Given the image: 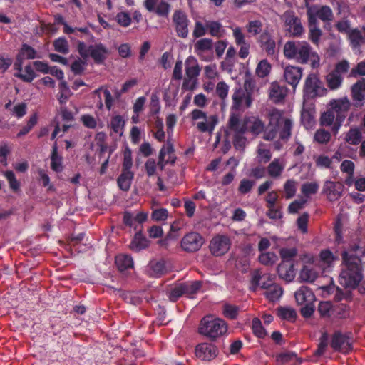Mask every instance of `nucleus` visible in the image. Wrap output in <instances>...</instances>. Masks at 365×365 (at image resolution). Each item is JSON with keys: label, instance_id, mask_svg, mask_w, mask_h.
<instances>
[{"label": "nucleus", "instance_id": "f257e3e1", "mask_svg": "<svg viewBox=\"0 0 365 365\" xmlns=\"http://www.w3.org/2000/svg\"><path fill=\"white\" fill-rule=\"evenodd\" d=\"M341 256L344 267L339 277L340 284L345 287L355 288L363 278L360 257L365 256V247L351 246Z\"/></svg>", "mask_w": 365, "mask_h": 365}, {"label": "nucleus", "instance_id": "f03ea898", "mask_svg": "<svg viewBox=\"0 0 365 365\" xmlns=\"http://www.w3.org/2000/svg\"><path fill=\"white\" fill-rule=\"evenodd\" d=\"M268 126L269 130H265L263 138L266 140H274L277 135L284 143H287L292 136L294 120L291 115L284 110L272 108L268 113Z\"/></svg>", "mask_w": 365, "mask_h": 365}, {"label": "nucleus", "instance_id": "7ed1b4c3", "mask_svg": "<svg viewBox=\"0 0 365 365\" xmlns=\"http://www.w3.org/2000/svg\"><path fill=\"white\" fill-rule=\"evenodd\" d=\"M283 52L287 59L299 63L305 64L310 61L312 68L319 66V56L305 41H288L284 46Z\"/></svg>", "mask_w": 365, "mask_h": 365}, {"label": "nucleus", "instance_id": "20e7f679", "mask_svg": "<svg viewBox=\"0 0 365 365\" xmlns=\"http://www.w3.org/2000/svg\"><path fill=\"white\" fill-rule=\"evenodd\" d=\"M227 331V323L222 319L211 316L203 317L199 324L198 332L211 341H215Z\"/></svg>", "mask_w": 365, "mask_h": 365}, {"label": "nucleus", "instance_id": "39448f33", "mask_svg": "<svg viewBox=\"0 0 365 365\" xmlns=\"http://www.w3.org/2000/svg\"><path fill=\"white\" fill-rule=\"evenodd\" d=\"M327 93V89L318 76L314 73L309 74L305 79L303 88L304 105L307 104L310 100L325 96Z\"/></svg>", "mask_w": 365, "mask_h": 365}, {"label": "nucleus", "instance_id": "423d86ee", "mask_svg": "<svg viewBox=\"0 0 365 365\" xmlns=\"http://www.w3.org/2000/svg\"><path fill=\"white\" fill-rule=\"evenodd\" d=\"M305 7L308 21L318 23V19L324 22H330L334 19V14L331 9L327 5L309 4L307 0H305Z\"/></svg>", "mask_w": 365, "mask_h": 365}, {"label": "nucleus", "instance_id": "0eeeda50", "mask_svg": "<svg viewBox=\"0 0 365 365\" xmlns=\"http://www.w3.org/2000/svg\"><path fill=\"white\" fill-rule=\"evenodd\" d=\"M250 120V117H245L241 119L240 113H230L227 123L225 135L228 137L230 135L245 134L248 130V123Z\"/></svg>", "mask_w": 365, "mask_h": 365}, {"label": "nucleus", "instance_id": "6e6552de", "mask_svg": "<svg viewBox=\"0 0 365 365\" xmlns=\"http://www.w3.org/2000/svg\"><path fill=\"white\" fill-rule=\"evenodd\" d=\"M353 337L351 332L342 333L336 331L332 335L330 346L336 351L348 354L352 349Z\"/></svg>", "mask_w": 365, "mask_h": 365}, {"label": "nucleus", "instance_id": "1a4fd4ad", "mask_svg": "<svg viewBox=\"0 0 365 365\" xmlns=\"http://www.w3.org/2000/svg\"><path fill=\"white\" fill-rule=\"evenodd\" d=\"M230 113H242L251 106V93L240 88L232 96Z\"/></svg>", "mask_w": 365, "mask_h": 365}, {"label": "nucleus", "instance_id": "9d476101", "mask_svg": "<svg viewBox=\"0 0 365 365\" xmlns=\"http://www.w3.org/2000/svg\"><path fill=\"white\" fill-rule=\"evenodd\" d=\"M173 22L178 36L182 38H187L190 21L185 12L181 9L175 10L173 15Z\"/></svg>", "mask_w": 365, "mask_h": 365}, {"label": "nucleus", "instance_id": "9b49d317", "mask_svg": "<svg viewBox=\"0 0 365 365\" xmlns=\"http://www.w3.org/2000/svg\"><path fill=\"white\" fill-rule=\"evenodd\" d=\"M197 359L204 361H211L219 354L218 348L213 344L203 342L197 344L195 349Z\"/></svg>", "mask_w": 365, "mask_h": 365}, {"label": "nucleus", "instance_id": "f8f14e48", "mask_svg": "<svg viewBox=\"0 0 365 365\" xmlns=\"http://www.w3.org/2000/svg\"><path fill=\"white\" fill-rule=\"evenodd\" d=\"M287 31L293 36H299L304 31L300 19L292 11H287L282 16Z\"/></svg>", "mask_w": 365, "mask_h": 365}, {"label": "nucleus", "instance_id": "ddd939ff", "mask_svg": "<svg viewBox=\"0 0 365 365\" xmlns=\"http://www.w3.org/2000/svg\"><path fill=\"white\" fill-rule=\"evenodd\" d=\"M203 237L197 232H191L181 240V247L187 252H194L200 249L204 243Z\"/></svg>", "mask_w": 365, "mask_h": 365}, {"label": "nucleus", "instance_id": "4468645a", "mask_svg": "<svg viewBox=\"0 0 365 365\" xmlns=\"http://www.w3.org/2000/svg\"><path fill=\"white\" fill-rule=\"evenodd\" d=\"M231 242L226 235H217L212 238L210 244V250L215 256H222L230 250Z\"/></svg>", "mask_w": 365, "mask_h": 365}, {"label": "nucleus", "instance_id": "2eb2a0df", "mask_svg": "<svg viewBox=\"0 0 365 365\" xmlns=\"http://www.w3.org/2000/svg\"><path fill=\"white\" fill-rule=\"evenodd\" d=\"M344 192V185L339 182L326 180L324 182L322 192L328 200L331 202L338 200Z\"/></svg>", "mask_w": 365, "mask_h": 365}, {"label": "nucleus", "instance_id": "dca6fc26", "mask_svg": "<svg viewBox=\"0 0 365 365\" xmlns=\"http://www.w3.org/2000/svg\"><path fill=\"white\" fill-rule=\"evenodd\" d=\"M302 76V69L298 66H287L284 71V78L294 90L299 84Z\"/></svg>", "mask_w": 365, "mask_h": 365}, {"label": "nucleus", "instance_id": "f3484780", "mask_svg": "<svg viewBox=\"0 0 365 365\" xmlns=\"http://www.w3.org/2000/svg\"><path fill=\"white\" fill-rule=\"evenodd\" d=\"M330 109L333 110L336 117H341L345 119L346 113L350 108V102L347 98L332 99L329 102Z\"/></svg>", "mask_w": 365, "mask_h": 365}, {"label": "nucleus", "instance_id": "a211bd4d", "mask_svg": "<svg viewBox=\"0 0 365 365\" xmlns=\"http://www.w3.org/2000/svg\"><path fill=\"white\" fill-rule=\"evenodd\" d=\"M90 56L96 64H102L106 59L109 51L101 43L89 46Z\"/></svg>", "mask_w": 365, "mask_h": 365}, {"label": "nucleus", "instance_id": "6ab92c4d", "mask_svg": "<svg viewBox=\"0 0 365 365\" xmlns=\"http://www.w3.org/2000/svg\"><path fill=\"white\" fill-rule=\"evenodd\" d=\"M275 284L273 278L269 274L260 275L258 271L252 272V289L259 287L266 291L272 285Z\"/></svg>", "mask_w": 365, "mask_h": 365}, {"label": "nucleus", "instance_id": "aec40b11", "mask_svg": "<svg viewBox=\"0 0 365 365\" xmlns=\"http://www.w3.org/2000/svg\"><path fill=\"white\" fill-rule=\"evenodd\" d=\"M288 89L277 82L272 83L269 87V98L275 103L283 101L287 96Z\"/></svg>", "mask_w": 365, "mask_h": 365}, {"label": "nucleus", "instance_id": "412c9836", "mask_svg": "<svg viewBox=\"0 0 365 365\" xmlns=\"http://www.w3.org/2000/svg\"><path fill=\"white\" fill-rule=\"evenodd\" d=\"M294 297L298 304H312L315 300L313 292L307 286H302L296 291Z\"/></svg>", "mask_w": 365, "mask_h": 365}, {"label": "nucleus", "instance_id": "4be33fe9", "mask_svg": "<svg viewBox=\"0 0 365 365\" xmlns=\"http://www.w3.org/2000/svg\"><path fill=\"white\" fill-rule=\"evenodd\" d=\"M286 166V161L281 158H274L267 166V173L272 178H279Z\"/></svg>", "mask_w": 365, "mask_h": 365}, {"label": "nucleus", "instance_id": "5701e85b", "mask_svg": "<svg viewBox=\"0 0 365 365\" xmlns=\"http://www.w3.org/2000/svg\"><path fill=\"white\" fill-rule=\"evenodd\" d=\"M272 157L270 146L264 143H259L256 149L255 161L260 165H264L270 161Z\"/></svg>", "mask_w": 365, "mask_h": 365}, {"label": "nucleus", "instance_id": "b1692460", "mask_svg": "<svg viewBox=\"0 0 365 365\" xmlns=\"http://www.w3.org/2000/svg\"><path fill=\"white\" fill-rule=\"evenodd\" d=\"M277 273L281 279L287 282H292L295 277L293 263L281 262L277 267Z\"/></svg>", "mask_w": 365, "mask_h": 365}, {"label": "nucleus", "instance_id": "393cba45", "mask_svg": "<svg viewBox=\"0 0 365 365\" xmlns=\"http://www.w3.org/2000/svg\"><path fill=\"white\" fill-rule=\"evenodd\" d=\"M319 269L317 270L314 265H304L299 273V279L302 282H313L319 274Z\"/></svg>", "mask_w": 365, "mask_h": 365}, {"label": "nucleus", "instance_id": "a878e982", "mask_svg": "<svg viewBox=\"0 0 365 365\" xmlns=\"http://www.w3.org/2000/svg\"><path fill=\"white\" fill-rule=\"evenodd\" d=\"M149 242L147 238L143 235L142 230H139L135 234L133 240L130 244V248L134 252H139L140 250L148 247Z\"/></svg>", "mask_w": 365, "mask_h": 365}, {"label": "nucleus", "instance_id": "bb28decb", "mask_svg": "<svg viewBox=\"0 0 365 365\" xmlns=\"http://www.w3.org/2000/svg\"><path fill=\"white\" fill-rule=\"evenodd\" d=\"M147 219V212H140L135 216H133L132 212L125 211L123 213V222L126 226L131 227L133 226L134 222L142 224L143 222H145Z\"/></svg>", "mask_w": 365, "mask_h": 365}, {"label": "nucleus", "instance_id": "cd10ccee", "mask_svg": "<svg viewBox=\"0 0 365 365\" xmlns=\"http://www.w3.org/2000/svg\"><path fill=\"white\" fill-rule=\"evenodd\" d=\"M200 68L194 57L190 56L185 61V74L186 77L197 80L200 75Z\"/></svg>", "mask_w": 365, "mask_h": 365}, {"label": "nucleus", "instance_id": "c85d7f7f", "mask_svg": "<svg viewBox=\"0 0 365 365\" xmlns=\"http://www.w3.org/2000/svg\"><path fill=\"white\" fill-rule=\"evenodd\" d=\"M133 178V172L121 171V173L117 178V184L119 189L122 191L128 192L130 189Z\"/></svg>", "mask_w": 365, "mask_h": 365}, {"label": "nucleus", "instance_id": "c756f323", "mask_svg": "<svg viewBox=\"0 0 365 365\" xmlns=\"http://www.w3.org/2000/svg\"><path fill=\"white\" fill-rule=\"evenodd\" d=\"M351 95L354 101L360 103L365 98V79L362 78L354 83L351 87Z\"/></svg>", "mask_w": 365, "mask_h": 365}, {"label": "nucleus", "instance_id": "7c9ffc66", "mask_svg": "<svg viewBox=\"0 0 365 365\" xmlns=\"http://www.w3.org/2000/svg\"><path fill=\"white\" fill-rule=\"evenodd\" d=\"M115 264L118 270L123 272L133 267V259L129 255H118L115 257Z\"/></svg>", "mask_w": 365, "mask_h": 365}, {"label": "nucleus", "instance_id": "2f4dec72", "mask_svg": "<svg viewBox=\"0 0 365 365\" xmlns=\"http://www.w3.org/2000/svg\"><path fill=\"white\" fill-rule=\"evenodd\" d=\"M205 120V121L197 123V129L202 133H212L218 123L217 117L216 115H210Z\"/></svg>", "mask_w": 365, "mask_h": 365}, {"label": "nucleus", "instance_id": "473e14b6", "mask_svg": "<svg viewBox=\"0 0 365 365\" xmlns=\"http://www.w3.org/2000/svg\"><path fill=\"white\" fill-rule=\"evenodd\" d=\"M181 285L185 294L184 296L188 298H192L200 289L202 282L200 281H193L192 282L181 283Z\"/></svg>", "mask_w": 365, "mask_h": 365}, {"label": "nucleus", "instance_id": "72a5a7b5", "mask_svg": "<svg viewBox=\"0 0 365 365\" xmlns=\"http://www.w3.org/2000/svg\"><path fill=\"white\" fill-rule=\"evenodd\" d=\"M263 294L269 301L274 302L281 298L283 289L279 285L275 284L270 286Z\"/></svg>", "mask_w": 365, "mask_h": 365}, {"label": "nucleus", "instance_id": "f704fd0d", "mask_svg": "<svg viewBox=\"0 0 365 365\" xmlns=\"http://www.w3.org/2000/svg\"><path fill=\"white\" fill-rule=\"evenodd\" d=\"M51 168L53 171L56 173L61 172L63 170L62 157L60 156L58 153V147L56 143H55L52 148L51 155Z\"/></svg>", "mask_w": 365, "mask_h": 365}, {"label": "nucleus", "instance_id": "c9c22d12", "mask_svg": "<svg viewBox=\"0 0 365 365\" xmlns=\"http://www.w3.org/2000/svg\"><path fill=\"white\" fill-rule=\"evenodd\" d=\"M362 135L359 128H351L346 133L344 140L350 145H356L361 141Z\"/></svg>", "mask_w": 365, "mask_h": 365}, {"label": "nucleus", "instance_id": "e433bc0d", "mask_svg": "<svg viewBox=\"0 0 365 365\" xmlns=\"http://www.w3.org/2000/svg\"><path fill=\"white\" fill-rule=\"evenodd\" d=\"M363 33L364 32L363 31ZM347 36L354 48H359L363 43H365L364 34H362L358 29H351Z\"/></svg>", "mask_w": 365, "mask_h": 365}, {"label": "nucleus", "instance_id": "4c0bfd02", "mask_svg": "<svg viewBox=\"0 0 365 365\" xmlns=\"http://www.w3.org/2000/svg\"><path fill=\"white\" fill-rule=\"evenodd\" d=\"M309 25V39L315 45H318L322 34L318 23L308 21Z\"/></svg>", "mask_w": 365, "mask_h": 365}, {"label": "nucleus", "instance_id": "58836bf2", "mask_svg": "<svg viewBox=\"0 0 365 365\" xmlns=\"http://www.w3.org/2000/svg\"><path fill=\"white\" fill-rule=\"evenodd\" d=\"M319 259L322 263V269H325L327 267L332 266L334 262L337 259V257L329 250H323L320 252Z\"/></svg>", "mask_w": 365, "mask_h": 365}, {"label": "nucleus", "instance_id": "ea45409f", "mask_svg": "<svg viewBox=\"0 0 365 365\" xmlns=\"http://www.w3.org/2000/svg\"><path fill=\"white\" fill-rule=\"evenodd\" d=\"M298 250L296 247H282L279 250V255L282 262L292 263L294 258L297 256Z\"/></svg>", "mask_w": 365, "mask_h": 365}, {"label": "nucleus", "instance_id": "a19ab883", "mask_svg": "<svg viewBox=\"0 0 365 365\" xmlns=\"http://www.w3.org/2000/svg\"><path fill=\"white\" fill-rule=\"evenodd\" d=\"M326 81L328 87L331 90H336L341 86L343 77L342 76L331 71L326 76Z\"/></svg>", "mask_w": 365, "mask_h": 365}, {"label": "nucleus", "instance_id": "79ce46f5", "mask_svg": "<svg viewBox=\"0 0 365 365\" xmlns=\"http://www.w3.org/2000/svg\"><path fill=\"white\" fill-rule=\"evenodd\" d=\"M213 48V41L210 38H201L195 44V49L197 54L206 51H212Z\"/></svg>", "mask_w": 365, "mask_h": 365}, {"label": "nucleus", "instance_id": "37998d69", "mask_svg": "<svg viewBox=\"0 0 365 365\" xmlns=\"http://www.w3.org/2000/svg\"><path fill=\"white\" fill-rule=\"evenodd\" d=\"M277 315L282 319L292 322L297 317L295 310L289 307H280L277 309Z\"/></svg>", "mask_w": 365, "mask_h": 365}, {"label": "nucleus", "instance_id": "c03bdc74", "mask_svg": "<svg viewBox=\"0 0 365 365\" xmlns=\"http://www.w3.org/2000/svg\"><path fill=\"white\" fill-rule=\"evenodd\" d=\"M54 50L63 54L69 53V45L65 37H59L54 40L53 43Z\"/></svg>", "mask_w": 365, "mask_h": 365}, {"label": "nucleus", "instance_id": "a18cd8bd", "mask_svg": "<svg viewBox=\"0 0 365 365\" xmlns=\"http://www.w3.org/2000/svg\"><path fill=\"white\" fill-rule=\"evenodd\" d=\"M316 166L320 168L328 169L330 168L332 164L331 158L326 155H318L314 156Z\"/></svg>", "mask_w": 365, "mask_h": 365}, {"label": "nucleus", "instance_id": "49530a36", "mask_svg": "<svg viewBox=\"0 0 365 365\" xmlns=\"http://www.w3.org/2000/svg\"><path fill=\"white\" fill-rule=\"evenodd\" d=\"M271 71V65L267 60H262L256 68L255 73L257 76L264 78L269 75Z\"/></svg>", "mask_w": 365, "mask_h": 365}, {"label": "nucleus", "instance_id": "de8ad7c7", "mask_svg": "<svg viewBox=\"0 0 365 365\" xmlns=\"http://www.w3.org/2000/svg\"><path fill=\"white\" fill-rule=\"evenodd\" d=\"M319 184L317 182H306L302 185L301 192L307 197L316 194L319 190Z\"/></svg>", "mask_w": 365, "mask_h": 365}, {"label": "nucleus", "instance_id": "09e8293b", "mask_svg": "<svg viewBox=\"0 0 365 365\" xmlns=\"http://www.w3.org/2000/svg\"><path fill=\"white\" fill-rule=\"evenodd\" d=\"M252 332L258 338H264L267 336V331L262 327L261 320L257 317L252 319Z\"/></svg>", "mask_w": 365, "mask_h": 365}, {"label": "nucleus", "instance_id": "8fccbe9b", "mask_svg": "<svg viewBox=\"0 0 365 365\" xmlns=\"http://www.w3.org/2000/svg\"><path fill=\"white\" fill-rule=\"evenodd\" d=\"M284 191L287 199L292 198L297 192V182L292 179L287 180L284 185Z\"/></svg>", "mask_w": 365, "mask_h": 365}, {"label": "nucleus", "instance_id": "3c124183", "mask_svg": "<svg viewBox=\"0 0 365 365\" xmlns=\"http://www.w3.org/2000/svg\"><path fill=\"white\" fill-rule=\"evenodd\" d=\"M24 71L26 74H22L21 73H14V76L18 78H20L24 82L29 83L31 82L36 78L35 72L34 71L33 68L30 65L25 66Z\"/></svg>", "mask_w": 365, "mask_h": 365}, {"label": "nucleus", "instance_id": "603ef678", "mask_svg": "<svg viewBox=\"0 0 365 365\" xmlns=\"http://www.w3.org/2000/svg\"><path fill=\"white\" fill-rule=\"evenodd\" d=\"M184 294L181 283L172 287L168 293L170 301L173 302H177L182 296H184Z\"/></svg>", "mask_w": 365, "mask_h": 365}, {"label": "nucleus", "instance_id": "864d4df0", "mask_svg": "<svg viewBox=\"0 0 365 365\" xmlns=\"http://www.w3.org/2000/svg\"><path fill=\"white\" fill-rule=\"evenodd\" d=\"M4 175L9 182L10 188L14 192L19 191L20 188V182L17 180L14 173L12 170H6Z\"/></svg>", "mask_w": 365, "mask_h": 365}, {"label": "nucleus", "instance_id": "5fc2aeb1", "mask_svg": "<svg viewBox=\"0 0 365 365\" xmlns=\"http://www.w3.org/2000/svg\"><path fill=\"white\" fill-rule=\"evenodd\" d=\"M207 29L209 34L215 37H220L222 36V24L217 21H211L207 22Z\"/></svg>", "mask_w": 365, "mask_h": 365}, {"label": "nucleus", "instance_id": "6e6d98bb", "mask_svg": "<svg viewBox=\"0 0 365 365\" xmlns=\"http://www.w3.org/2000/svg\"><path fill=\"white\" fill-rule=\"evenodd\" d=\"M277 255L272 252L262 253L259 257V261L264 265H272L277 262Z\"/></svg>", "mask_w": 365, "mask_h": 365}, {"label": "nucleus", "instance_id": "4d7b16f0", "mask_svg": "<svg viewBox=\"0 0 365 365\" xmlns=\"http://www.w3.org/2000/svg\"><path fill=\"white\" fill-rule=\"evenodd\" d=\"M330 133L324 129H318L314 136V141L319 144L327 143L330 140Z\"/></svg>", "mask_w": 365, "mask_h": 365}, {"label": "nucleus", "instance_id": "13d9d810", "mask_svg": "<svg viewBox=\"0 0 365 365\" xmlns=\"http://www.w3.org/2000/svg\"><path fill=\"white\" fill-rule=\"evenodd\" d=\"M150 269L153 271L154 275L157 277H160L166 272V267L163 261L151 262Z\"/></svg>", "mask_w": 365, "mask_h": 365}, {"label": "nucleus", "instance_id": "bf43d9fd", "mask_svg": "<svg viewBox=\"0 0 365 365\" xmlns=\"http://www.w3.org/2000/svg\"><path fill=\"white\" fill-rule=\"evenodd\" d=\"M160 104L159 97L156 93H152L150 102V113L156 115L160 113Z\"/></svg>", "mask_w": 365, "mask_h": 365}, {"label": "nucleus", "instance_id": "052dcab7", "mask_svg": "<svg viewBox=\"0 0 365 365\" xmlns=\"http://www.w3.org/2000/svg\"><path fill=\"white\" fill-rule=\"evenodd\" d=\"M18 54L21 55L23 58L34 59L36 58V51L33 47L24 43L22 45Z\"/></svg>", "mask_w": 365, "mask_h": 365}, {"label": "nucleus", "instance_id": "680f3d73", "mask_svg": "<svg viewBox=\"0 0 365 365\" xmlns=\"http://www.w3.org/2000/svg\"><path fill=\"white\" fill-rule=\"evenodd\" d=\"M336 120V115L331 109L324 112L321 115V124L326 126H330Z\"/></svg>", "mask_w": 365, "mask_h": 365}, {"label": "nucleus", "instance_id": "e2e57ef3", "mask_svg": "<svg viewBox=\"0 0 365 365\" xmlns=\"http://www.w3.org/2000/svg\"><path fill=\"white\" fill-rule=\"evenodd\" d=\"M170 11V5L164 1H160L155 8V13L159 16L167 17Z\"/></svg>", "mask_w": 365, "mask_h": 365}, {"label": "nucleus", "instance_id": "0e129e2a", "mask_svg": "<svg viewBox=\"0 0 365 365\" xmlns=\"http://www.w3.org/2000/svg\"><path fill=\"white\" fill-rule=\"evenodd\" d=\"M245 134L233 135V145L237 150H242L245 148L247 138Z\"/></svg>", "mask_w": 365, "mask_h": 365}, {"label": "nucleus", "instance_id": "69168bd1", "mask_svg": "<svg viewBox=\"0 0 365 365\" xmlns=\"http://www.w3.org/2000/svg\"><path fill=\"white\" fill-rule=\"evenodd\" d=\"M223 314L228 319H236L238 315V308L234 305L225 304L223 307Z\"/></svg>", "mask_w": 365, "mask_h": 365}, {"label": "nucleus", "instance_id": "338daca9", "mask_svg": "<svg viewBox=\"0 0 365 365\" xmlns=\"http://www.w3.org/2000/svg\"><path fill=\"white\" fill-rule=\"evenodd\" d=\"M229 91L228 85L224 81H220L216 86V94L217 96L224 100L227 98Z\"/></svg>", "mask_w": 365, "mask_h": 365}, {"label": "nucleus", "instance_id": "774afa93", "mask_svg": "<svg viewBox=\"0 0 365 365\" xmlns=\"http://www.w3.org/2000/svg\"><path fill=\"white\" fill-rule=\"evenodd\" d=\"M115 19L118 24L123 27H128L131 23V18L127 12L118 13Z\"/></svg>", "mask_w": 365, "mask_h": 365}]
</instances>
